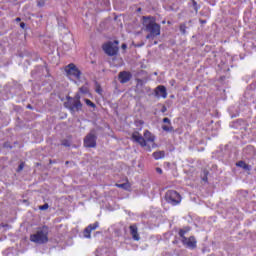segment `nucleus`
I'll return each mask as SVG.
<instances>
[{"mask_svg": "<svg viewBox=\"0 0 256 256\" xmlns=\"http://www.w3.org/2000/svg\"><path fill=\"white\" fill-rule=\"evenodd\" d=\"M142 25L144 31L148 33L146 39L148 41H153L156 37L161 35V25L157 24V19L153 16H142Z\"/></svg>", "mask_w": 256, "mask_h": 256, "instance_id": "obj_1", "label": "nucleus"}, {"mask_svg": "<svg viewBox=\"0 0 256 256\" xmlns=\"http://www.w3.org/2000/svg\"><path fill=\"white\" fill-rule=\"evenodd\" d=\"M30 241L37 245H45V243H49V227L43 226L42 228H39L36 233L30 235Z\"/></svg>", "mask_w": 256, "mask_h": 256, "instance_id": "obj_2", "label": "nucleus"}, {"mask_svg": "<svg viewBox=\"0 0 256 256\" xmlns=\"http://www.w3.org/2000/svg\"><path fill=\"white\" fill-rule=\"evenodd\" d=\"M103 129L101 126L97 128H93L90 132L84 137V147L88 149H94L97 147V131H101Z\"/></svg>", "mask_w": 256, "mask_h": 256, "instance_id": "obj_3", "label": "nucleus"}, {"mask_svg": "<svg viewBox=\"0 0 256 256\" xmlns=\"http://www.w3.org/2000/svg\"><path fill=\"white\" fill-rule=\"evenodd\" d=\"M66 102H64L65 109H69L72 115L79 113L83 109V103L81 101L73 100V97L66 96Z\"/></svg>", "mask_w": 256, "mask_h": 256, "instance_id": "obj_4", "label": "nucleus"}, {"mask_svg": "<svg viewBox=\"0 0 256 256\" xmlns=\"http://www.w3.org/2000/svg\"><path fill=\"white\" fill-rule=\"evenodd\" d=\"M119 41H109L102 46L103 51L108 55V57H115L119 53Z\"/></svg>", "mask_w": 256, "mask_h": 256, "instance_id": "obj_5", "label": "nucleus"}, {"mask_svg": "<svg viewBox=\"0 0 256 256\" xmlns=\"http://www.w3.org/2000/svg\"><path fill=\"white\" fill-rule=\"evenodd\" d=\"M165 201L170 205H179L181 203V194L175 190H168L165 194Z\"/></svg>", "mask_w": 256, "mask_h": 256, "instance_id": "obj_6", "label": "nucleus"}, {"mask_svg": "<svg viewBox=\"0 0 256 256\" xmlns=\"http://www.w3.org/2000/svg\"><path fill=\"white\" fill-rule=\"evenodd\" d=\"M65 71L68 77H74V79H77L79 81V79H81V70H79V68H77V66L73 63L68 64L65 67Z\"/></svg>", "mask_w": 256, "mask_h": 256, "instance_id": "obj_7", "label": "nucleus"}, {"mask_svg": "<svg viewBox=\"0 0 256 256\" xmlns=\"http://www.w3.org/2000/svg\"><path fill=\"white\" fill-rule=\"evenodd\" d=\"M97 228H99V222L89 224L82 232L84 239H91V232L95 231Z\"/></svg>", "mask_w": 256, "mask_h": 256, "instance_id": "obj_8", "label": "nucleus"}, {"mask_svg": "<svg viewBox=\"0 0 256 256\" xmlns=\"http://www.w3.org/2000/svg\"><path fill=\"white\" fill-rule=\"evenodd\" d=\"M182 244L188 249H197V239L195 236H190L189 238H184L181 240Z\"/></svg>", "mask_w": 256, "mask_h": 256, "instance_id": "obj_9", "label": "nucleus"}, {"mask_svg": "<svg viewBox=\"0 0 256 256\" xmlns=\"http://www.w3.org/2000/svg\"><path fill=\"white\" fill-rule=\"evenodd\" d=\"M118 79L122 84L129 83L130 79H133V74L129 71H121L118 74Z\"/></svg>", "mask_w": 256, "mask_h": 256, "instance_id": "obj_10", "label": "nucleus"}, {"mask_svg": "<svg viewBox=\"0 0 256 256\" xmlns=\"http://www.w3.org/2000/svg\"><path fill=\"white\" fill-rule=\"evenodd\" d=\"M256 155V149L255 146L253 145H248L243 149V156L246 159H253V157H255Z\"/></svg>", "mask_w": 256, "mask_h": 256, "instance_id": "obj_11", "label": "nucleus"}, {"mask_svg": "<svg viewBox=\"0 0 256 256\" xmlns=\"http://www.w3.org/2000/svg\"><path fill=\"white\" fill-rule=\"evenodd\" d=\"M132 139L135 141V143H138L142 147H147V140H145V138L139 134V132H134L132 134Z\"/></svg>", "mask_w": 256, "mask_h": 256, "instance_id": "obj_12", "label": "nucleus"}, {"mask_svg": "<svg viewBox=\"0 0 256 256\" xmlns=\"http://www.w3.org/2000/svg\"><path fill=\"white\" fill-rule=\"evenodd\" d=\"M236 167H240V169H243V171H245L246 173H248V175L251 173L253 166L247 164L245 161L240 160L238 162H236Z\"/></svg>", "mask_w": 256, "mask_h": 256, "instance_id": "obj_13", "label": "nucleus"}, {"mask_svg": "<svg viewBox=\"0 0 256 256\" xmlns=\"http://www.w3.org/2000/svg\"><path fill=\"white\" fill-rule=\"evenodd\" d=\"M156 97H162L163 99H167V88L163 85L158 86L155 89Z\"/></svg>", "mask_w": 256, "mask_h": 256, "instance_id": "obj_14", "label": "nucleus"}, {"mask_svg": "<svg viewBox=\"0 0 256 256\" xmlns=\"http://www.w3.org/2000/svg\"><path fill=\"white\" fill-rule=\"evenodd\" d=\"M130 235L132 236V239L134 241H139V239H141V237L139 236L137 225L134 224L130 226Z\"/></svg>", "mask_w": 256, "mask_h": 256, "instance_id": "obj_15", "label": "nucleus"}, {"mask_svg": "<svg viewBox=\"0 0 256 256\" xmlns=\"http://www.w3.org/2000/svg\"><path fill=\"white\" fill-rule=\"evenodd\" d=\"M144 139L149 143H153L155 141V135H153L149 130H145Z\"/></svg>", "mask_w": 256, "mask_h": 256, "instance_id": "obj_16", "label": "nucleus"}, {"mask_svg": "<svg viewBox=\"0 0 256 256\" xmlns=\"http://www.w3.org/2000/svg\"><path fill=\"white\" fill-rule=\"evenodd\" d=\"M191 231V228L190 227H184V228H181L178 232V235L179 237H181V241L184 240L185 235H187V233H189Z\"/></svg>", "mask_w": 256, "mask_h": 256, "instance_id": "obj_17", "label": "nucleus"}, {"mask_svg": "<svg viewBox=\"0 0 256 256\" xmlns=\"http://www.w3.org/2000/svg\"><path fill=\"white\" fill-rule=\"evenodd\" d=\"M136 82H137V84H136L137 91H139L140 93H143L142 89L145 85V82L141 78H136Z\"/></svg>", "mask_w": 256, "mask_h": 256, "instance_id": "obj_18", "label": "nucleus"}, {"mask_svg": "<svg viewBox=\"0 0 256 256\" xmlns=\"http://www.w3.org/2000/svg\"><path fill=\"white\" fill-rule=\"evenodd\" d=\"M153 157L156 160L163 159L165 157V151H156L153 153Z\"/></svg>", "mask_w": 256, "mask_h": 256, "instance_id": "obj_19", "label": "nucleus"}, {"mask_svg": "<svg viewBox=\"0 0 256 256\" xmlns=\"http://www.w3.org/2000/svg\"><path fill=\"white\" fill-rule=\"evenodd\" d=\"M208 177H209V170L204 169V170L202 171V181H204L205 183H207Z\"/></svg>", "mask_w": 256, "mask_h": 256, "instance_id": "obj_20", "label": "nucleus"}, {"mask_svg": "<svg viewBox=\"0 0 256 256\" xmlns=\"http://www.w3.org/2000/svg\"><path fill=\"white\" fill-rule=\"evenodd\" d=\"M95 91L98 93V95H101L103 93V88H101V84L99 82H95Z\"/></svg>", "mask_w": 256, "mask_h": 256, "instance_id": "obj_21", "label": "nucleus"}, {"mask_svg": "<svg viewBox=\"0 0 256 256\" xmlns=\"http://www.w3.org/2000/svg\"><path fill=\"white\" fill-rule=\"evenodd\" d=\"M163 131H166V133H173V131H175V129L173 128V126H168V125H163L162 126Z\"/></svg>", "mask_w": 256, "mask_h": 256, "instance_id": "obj_22", "label": "nucleus"}, {"mask_svg": "<svg viewBox=\"0 0 256 256\" xmlns=\"http://www.w3.org/2000/svg\"><path fill=\"white\" fill-rule=\"evenodd\" d=\"M192 7L195 13H199V9H201V5L197 4V1L192 0Z\"/></svg>", "mask_w": 256, "mask_h": 256, "instance_id": "obj_23", "label": "nucleus"}, {"mask_svg": "<svg viewBox=\"0 0 256 256\" xmlns=\"http://www.w3.org/2000/svg\"><path fill=\"white\" fill-rule=\"evenodd\" d=\"M84 102L86 103V105L88 107H91L92 109H95V107H97V105L95 103H93V101H91L90 99L85 98Z\"/></svg>", "mask_w": 256, "mask_h": 256, "instance_id": "obj_24", "label": "nucleus"}, {"mask_svg": "<svg viewBox=\"0 0 256 256\" xmlns=\"http://www.w3.org/2000/svg\"><path fill=\"white\" fill-rule=\"evenodd\" d=\"M79 93H82V95H88L89 88L87 86H82L79 88Z\"/></svg>", "mask_w": 256, "mask_h": 256, "instance_id": "obj_25", "label": "nucleus"}, {"mask_svg": "<svg viewBox=\"0 0 256 256\" xmlns=\"http://www.w3.org/2000/svg\"><path fill=\"white\" fill-rule=\"evenodd\" d=\"M180 32L182 33V35H186L187 25L185 23L180 24Z\"/></svg>", "mask_w": 256, "mask_h": 256, "instance_id": "obj_26", "label": "nucleus"}, {"mask_svg": "<svg viewBox=\"0 0 256 256\" xmlns=\"http://www.w3.org/2000/svg\"><path fill=\"white\" fill-rule=\"evenodd\" d=\"M61 145H62L63 147H71V140H69V139H63V140L61 141Z\"/></svg>", "mask_w": 256, "mask_h": 256, "instance_id": "obj_27", "label": "nucleus"}, {"mask_svg": "<svg viewBox=\"0 0 256 256\" xmlns=\"http://www.w3.org/2000/svg\"><path fill=\"white\" fill-rule=\"evenodd\" d=\"M116 186L119 187V189H125V191L130 187L129 183L116 184Z\"/></svg>", "mask_w": 256, "mask_h": 256, "instance_id": "obj_28", "label": "nucleus"}, {"mask_svg": "<svg viewBox=\"0 0 256 256\" xmlns=\"http://www.w3.org/2000/svg\"><path fill=\"white\" fill-rule=\"evenodd\" d=\"M63 21H65L64 18H58V25L61 29H65V23Z\"/></svg>", "mask_w": 256, "mask_h": 256, "instance_id": "obj_29", "label": "nucleus"}, {"mask_svg": "<svg viewBox=\"0 0 256 256\" xmlns=\"http://www.w3.org/2000/svg\"><path fill=\"white\" fill-rule=\"evenodd\" d=\"M74 101H81V92H77L74 97H72Z\"/></svg>", "mask_w": 256, "mask_h": 256, "instance_id": "obj_30", "label": "nucleus"}, {"mask_svg": "<svg viewBox=\"0 0 256 256\" xmlns=\"http://www.w3.org/2000/svg\"><path fill=\"white\" fill-rule=\"evenodd\" d=\"M40 211H47L49 209V204L45 203L44 205L39 206Z\"/></svg>", "mask_w": 256, "mask_h": 256, "instance_id": "obj_31", "label": "nucleus"}, {"mask_svg": "<svg viewBox=\"0 0 256 256\" xmlns=\"http://www.w3.org/2000/svg\"><path fill=\"white\" fill-rule=\"evenodd\" d=\"M3 147L4 149H13L11 142H4Z\"/></svg>", "mask_w": 256, "mask_h": 256, "instance_id": "obj_32", "label": "nucleus"}, {"mask_svg": "<svg viewBox=\"0 0 256 256\" xmlns=\"http://www.w3.org/2000/svg\"><path fill=\"white\" fill-rule=\"evenodd\" d=\"M24 168H25V163H24V162H21V163L19 164L18 168H17V172L20 173V171H21L22 169H24Z\"/></svg>", "mask_w": 256, "mask_h": 256, "instance_id": "obj_33", "label": "nucleus"}, {"mask_svg": "<svg viewBox=\"0 0 256 256\" xmlns=\"http://www.w3.org/2000/svg\"><path fill=\"white\" fill-rule=\"evenodd\" d=\"M38 7H45V0H37Z\"/></svg>", "mask_w": 256, "mask_h": 256, "instance_id": "obj_34", "label": "nucleus"}, {"mask_svg": "<svg viewBox=\"0 0 256 256\" xmlns=\"http://www.w3.org/2000/svg\"><path fill=\"white\" fill-rule=\"evenodd\" d=\"M163 123H167L168 125H171V119H169V118H163Z\"/></svg>", "mask_w": 256, "mask_h": 256, "instance_id": "obj_35", "label": "nucleus"}, {"mask_svg": "<svg viewBox=\"0 0 256 256\" xmlns=\"http://www.w3.org/2000/svg\"><path fill=\"white\" fill-rule=\"evenodd\" d=\"M156 173H159V175H163V169L157 167L156 168Z\"/></svg>", "mask_w": 256, "mask_h": 256, "instance_id": "obj_36", "label": "nucleus"}, {"mask_svg": "<svg viewBox=\"0 0 256 256\" xmlns=\"http://www.w3.org/2000/svg\"><path fill=\"white\" fill-rule=\"evenodd\" d=\"M167 111V106L163 105L161 108V113H166Z\"/></svg>", "mask_w": 256, "mask_h": 256, "instance_id": "obj_37", "label": "nucleus"}, {"mask_svg": "<svg viewBox=\"0 0 256 256\" xmlns=\"http://www.w3.org/2000/svg\"><path fill=\"white\" fill-rule=\"evenodd\" d=\"M199 23H201V25H205V23H207V20L200 19Z\"/></svg>", "mask_w": 256, "mask_h": 256, "instance_id": "obj_38", "label": "nucleus"}, {"mask_svg": "<svg viewBox=\"0 0 256 256\" xmlns=\"http://www.w3.org/2000/svg\"><path fill=\"white\" fill-rule=\"evenodd\" d=\"M20 27H21V29H25V27H26L25 22H21V23H20Z\"/></svg>", "mask_w": 256, "mask_h": 256, "instance_id": "obj_39", "label": "nucleus"}, {"mask_svg": "<svg viewBox=\"0 0 256 256\" xmlns=\"http://www.w3.org/2000/svg\"><path fill=\"white\" fill-rule=\"evenodd\" d=\"M173 245H177V243H179V240H177V238H175L173 241H172Z\"/></svg>", "mask_w": 256, "mask_h": 256, "instance_id": "obj_40", "label": "nucleus"}, {"mask_svg": "<svg viewBox=\"0 0 256 256\" xmlns=\"http://www.w3.org/2000/svg\"><path fill=\"white\" fill-rule=\"evenodd\" d=\"M0 227H9V224L1 223Z\"/></svg>", "mask_w": 256, "mask_h": 256, "instance_id": "obj_41", "label": "nucleus"}, {"mask_svg": "<svg viewBox=\"0 0 256 256\" xmlns=\"http://www.w3.org/2000/svg\"><path fill=\"white\" fill-rule=\"evenodd\" d=\"M121 47H122V49L125 50V49H127V44L123 43Z\"/></svg>", "mask_w": 256, "mask_h": 256, "instance_id": "obj_42", "label": "nucleus"}, {"mask_svg": "<svg viewBox=\"0 0 256 256\" xmlns=\"http://www.w3.org/2000/svg\"><path fill=\"white\" fill-rule=\"evenodd\" d=\"M26 108H27V109H33V106H32L31 104H28V105L26 106Z\"/></svg>", "mask_w": 256, "mask_h": 256, "instance_id": "obj_43", "label": "nucleus"}, {"mask_svg": "<svg viewBox=\"0 0 256 256\" xmlns=\"http://www.w3.org/2000/svg\"><path fill=\"white\" fill-rule=\"evenodd\" d=\"M49 163H50V165H52V163H57V161L50 159Z\"/></svg>", "mask_w": 256, "mask_h": 256, "instance_id": "obj_44", "label": "nucleus"}, {"mask_svg": "<svg viewBox=\"0 0 256 256\" xmlns=\"http://www.w3.org/2000/svg\"><path fill=\"white\" fill-rule=\"evenodd\" d=\"M16 21H17V23L21 22V18L17 17Z\"/></svg>", "mask_w": 256, "mask_h": 256, "instance_id": "obj_45", "label": "nucleus"}, {"mask_svg": "<svg viewBox=\"0 0 256 256\" xmlns=\"http://www.w3.org/2000/svg\"><path fill=\"white\" fill-rule=\"evenodd\" d=\"M143 44H138L137 47H142Z\"/></svg>", "mask_w": 256, "mask_h": 256, "instance_id": "obj_46", "label": "nucleus"}, {"mask_svg": "<svg viewBox=\"0 0 256 256\" xmlns=\"http://www.w3.org/2000/svg\"><path fill=\"white\" fill-rule=\"evenodd\" d=\"M143 44H138L137 47H142Z\"/></svg>", "mask_w": 256, "mask_h": 256, "instance_id": "obj_47", "label": "nucleus"}, {"mask_svg": "<svg viewBox=\"0 0 256 256\" xmlns=\"http://www.w3.org/2000/svg\"><path fill=\"white\" fill-rule=\"evenodd\" d=\"M66 165H69V161H66Z\"/></svg>", "mask_w": 256, "mask_h": 256, "instance_id": "obj_48", "label": "nucleus"}, {"mask_svg": "<svg viewBox=\"0 0 256 256\" xmlns=\"http://www.w3.org/2000/svg\"><path fill=\"white\" fill-rule=\"evenodd\" d=\"M154 45H157V41L154 42Z\"/></svg>", "mask_w": 256, "mask_h": 256, "instance_id": "obj_49", "label": "nucleus"}, {"mask_svg": "<svg viewBox=\"0 0 256 256\" xmlns=\"http://www.w3.org/2000/svg\"><path fill=\"white\" fill-rule=\"evenodd\" d=\"M141 125H143V121H140Z\"/></svg>", "mask_w": 256, "mask_h": 256, "instance_id": "obj_50", "label": "nucleus"}]
</instances>
